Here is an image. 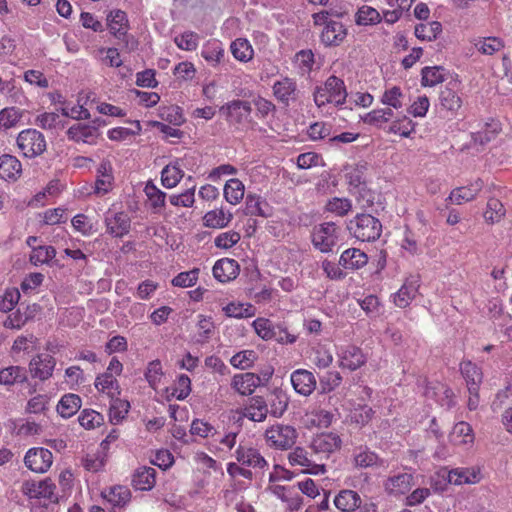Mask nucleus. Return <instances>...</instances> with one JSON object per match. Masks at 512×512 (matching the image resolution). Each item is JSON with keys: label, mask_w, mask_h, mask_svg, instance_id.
I'll use <instances>...</instances> for the list:
<instances>
[{"label": "nucleus", "mask_w": 512, "mask_h": 512, "mask_svg": "<svg viewBox=\"0 0 512 512\" xmlns=\"http://www.w3.org/2000/svg\"><path fill=\"white\" fill-rule=\"evenodd\" d=\"M349 232L358 240L373 242L381 236L382 224L371 214H357L347 224Z\"/></svg>", "instance_id": "f257e3e1"}, {"label": "nucleus", "mask_w": 512, "mask_h": 512, "mask_svg": "<svg viewBox=\"0 0 512 512\" xmlns=\"http://www.w3.org/2000/svg\"><path fill=\"white\" fill-rule=\"evenodd\" d=\"M107 27L110 33L123 43V47L131 52L138 48L139 42L128 34L129 22L127 14L122 10H113L107 15Z\"/></svg>", "instance_id": "f03ea898"}, {"label": "nucleus", "mask_w": 512, "mask_h": 512, "mask_svg": "<svg viewBox=\"0 0 512 512\" xmlns=\"http://www.w3.org/2000/svg\"><path fill=\"white\" fill-rule=\"evenodd\" d=\"M252 326L259 337L264 340H275L278 343H294L296 336L290 334L282 323H274L267 318H257Z\"/></svg>", "instance_id": "7ed1b4c3"}, {"label": "nucleus", "mask_w": 512, "mask_h": 512, "mask_svg": "<svg viewBox=\"0 0 512 512\" xmlns=\"http://www.w3.org/2000/svg\"><path fill=\"white\" fill-rule=\"evenodd\" d=\"M17 146L24 157L35 158L46 150V140L40 131L29 128L19 133Z\"/></svg>", "instance_id": "20e7f679"}, {"label": "nucleus", "mask_w": 512, "mask_h": 512, "mask_svg": "<svg viewBox=\"0 0 512 512\" xmlns=\"http://www.w3.org/2000/svg\"><path fill=\"white\" fill-rule=\"evenodd\" d=\"M220 112L226 116L230 125L239 127L250 122L251 103L244 100H233L220 107Z\"/></svg>", "instance_id": "39448f33"}, {"label": "nucleus", "mask_w": 512, "mask_h": 512, "mask_svg": "<svg viewBox=\"0 0 512 512\" xmlns=\"http://www.w3.org/2000/svg\"><path fill=\"white\" fill-rule=\"evenodd\" d=\"M52 462L51 451L42 447L29 449L24 457L25 466L36 473H45Z\"/></svg>", "instance_id": "423d86ee"}, {"label": "nucleus", "mask_w": 512, "mask_h": 512, "mask_svg": "<svg viewBox=\"0 0 512 512\" xmlns=\"http://www.w3.org/2000/svg\"><path fill=\"white\" fill-rule=\"evenodd\" d=\"M266 437L273 446L286 450L295 444L297 432L292 426L277 425L266 431Z\"/></svg>", "instance_id": "0eeeda50"}, {"label": "nucleus", "mask_w": 512, "mask_h": 512, "mask_svg": "<svg viewBox=\"0 0 512 512\" xmlns=\"http://www.w3.org/2000/svg\"><path fill=\"white\" fill-rule=\"evenodd\" d=\"M55 359L49 354H39L29 363V369L34 378L44 381L52 376Z\"/></svg>", "instance_id": "6e6552de"}, {"label": "nucleus", "mask_w": 512, "mask_h": 512, "mask_svg": "<svg viewBox=\"0 0 512 512\" xmlns=\"http://www.w3.org/2000/svg\"><path fill=\"white\" fill-rule=\"evenodd\" d=\"M291 383L295 391L303 396H309L316 388L314 374L305 369H298L291 374Z\"/></svg>", "instance_id": "1a4fd4ad"}, {"label": "nucleus", "mask_w": 512, "mask_h": 512, "mask_svg": "<svg viewBox=\"0 0 512 512\" xmlns=\"http://www.w3.org/2000/svg\"><path fill=\"white\" fill-rule=\"evenodd\" d=\"M347 30L341 22L330 20L326 23L321 41L326 46H338L346 38Z\"/></svg>", "instance_id": "9d476101"}, {"label": "nucleus", "mask_w": 512, "mask_h": 512, "mask_svg": "<svg viewBox=\"0 0 512 512\" xmlns=\"http://www.w3.org/2000/svg\"><path fill=\"white\" fill-rule=\"evenodd\" d=\"M341 447V439L334 433H322L311 442V449L316 453L330 454Z\"/></svg>", "instance_id": "9b49d317"}, {"label": "nucleus", "mask_w": 512, "mask_h": 512, "mask_svg": "<svg viewBox=\"0 0 512 512\" xmlns=\"http://www.w3.org/2000/svg\"><path fill=\"white\" fill-rule=\"evenodd\" d=\"M238 273L239 264L234 259L222 258L213 266V276L222 283L235 279Z\"/></svg>", "instance_id": "f8f14e48"}, {"label": "nucleus", "mask_w": 512, "mask_h": 512, "mask_svg": "<svg viewBox=\"0 0 512 512\" xmlns=\"http://www.w3.org/2000/svg\"><path fill=\"white\" fill-rule=\"evenodd\" d=\"M245 215L261 216L268 218L272 216V207L259 195L248 194L245 201Z\"/></svg>", "instance_id": "ddd939ff"}, {"label": "nucleus", "mask_w": 512, "mask_h": 512, "mask_svg": "<svg viewBox=\"0 0 512 512\" xmlns=\"http://www.w3.org/2000/svg\"><path fill=\"white\" fill-rule=\"evenodd\" d=\"M67 136L70 140L76 142L93 143L99 136V130H97L96 125L78 123L68 129Z\"/></svg>", "instance_id": "4468645a"}, {"label": "nucleus", "mask_w": 512, "mask_h": 512, "mask_svg": "<svg viewBox=\"0 0 512 512\" xmlns=\"http://www.w3.org/2000/svg\"><path fill=\"white\" fill-rule=\"evenodd\" d=\"M107 232L114 237H123L130 231L131 220L124 212L116 213L113 217L105 218Z\"/></svg>", "instance_id": "2eb2a0df"}, {"label": "nucleus", "mask_w": 512, "mask_h": 512, "mask_svg": "<svg viewBox=\"0 0 512 512\" xmlns=\"http://www.w3.org/2000/svg\"><path fill=\"white\" fill-rule=\"evenodd\" d=\"M22 173L21 162L13 155L0 156V178L4 180H17Z\"/></svg>", "instance_id": "dca6fc26"}, {"label": "nucleus", "mask_w": 512, "mask_h": 512, "mask_svg": "<svg viewBox=\"0 0 512 512\" xmlns=\"http://www.w3.org/2000/svg\"><path fill=\"white\" fill-rule=\"evenodd\" d=\"M231 385L241 395H250L256 387L261 386V380H259L257 374L247 372L236 374Z\"/></svg>", "instance_id": "f3484780"}, {"label": "nucleus", "mask_w": 512, "mask_h": 512, "mask_svg": "<svg viewBox=\"0 0 512 512\" xmlns=\"http://www.w3.org/2000/svg\"><path fill=\"white\" fill-rule=\"evenodd\" d=\"M156 470L152 467H141L137 469L132 477V486L136 490L149 491L155 486Z\"/></svg>", "instance_id": "a211bd4d"}, {"label": "nucleus", "mask_w": 512, "mask_h": 512, "mask_svg": "<svg viewBox=\"0 0 512 512\" xmlns=\"http://www.w3.org/2000/svg\"><path fill=\"white\" fill-rule=\"evenodd\" d=\"M275 97L285 105L297 97L296 83L290 78H284L273 85Z\"/></svg>", "instance_id": "6ab92c4d"}, {"label": "nucleus", "mask_w": 512, "mask_h": 512, "mask_svg": "<svg viewBox=\"0 0 512 512\" xmlns=\"http://www.w3.org/2000/svg\"><path fill=\"white\" fill-rule=\"evenodd\" d=\"M326 92L330 96V100L337 106L345 103L347 91L344 81L336 76H330L324 84Z\"/></svg>", "instance_id": "aec40b11"}, {"label": "nucleus", "mask_w": 512, "mask_h": 512, "mask_svg": "<svg viewBox=\"0 0 512 512\" xmlns=\"http://www.w3.org/2000/svg\"><path fill=\"white\" fill-rule=\"evenodd\" d=\"M368 256L360 249L350 248L345 250L339 259V265L345 269H359L366 265Z\"/></svg>", "instance_id": "412c9836"}, {"label": "nucleus", "mask_w": 512, "mask_h": 512, "mask_svg": "<svg viewBox=\"0 0 512 512\" xmlns=\"http://www.w3.org/2000/svg\"><path fill=\"white\" fill-rule=\"evenodd\" d=\"M366 358L361 349L356 346H348L341 355L340 366L354 371L364 365Z\"/></svg>", "instance_id": "4be33fe9"}, {"label": "nucleus", "mask_w": 512, "mask_h": 512, "mask_svg": "<svg viewBox=\"0 0 512 512\" xmlns=\"http://www.w3.org/2000/svg\"><path fill=\"white\" fill-rule=\"evenodd\" d=\"M460 371L465 378L470 393L477 394L479 384L482 381V372L471 361H463L460 364Z\"/></svg>", "instance_id": "5701e85b"}, {"label": "nucleus", "mask_w": 512, "mask_h": 512, "mask_svg": "<svg viewBox=\"0 0 512 512\" xmlns=\"http://www.w3.org/2000/svg\"><path fill=\"white\" fill-rule=\"evenodd\" d=\"M418 280L407 279L394 296V303L400 308H405L416 297L418 291Z\"/></svg>", "instance_id": "b1692460"}, {"label": "nucleus", "mask_w": 512, "mask_h": 512, "mask_svg": "<svg viewBox=\"0 0 512 512\" xmlns=\"http://www.w3.org/2000/svg\"><path fill=\"white\" fill-rule=\"evenodd\" d=\"M335 506L343 512H352L361 504V498L356 491L342 490L334 499Z\"/></svg>", "instance_id": "393cba45"}, {"label": "nucleus", "mask_w": 512, "mask_h": 512, "mask_svg": "<svg viewBox=\"0 0 512 512\" xmlns=\"http://www.w3.org/2000/svg\"><path fill=\"white\" fill-rule=\"evenodd\" d=\"M81 405L82 400L79 395L68 393L61 397L57 405V412L63 418H70L78 412Z\"/></svg>", "instance_id": "a878e982"}, {"label": "nucleus", "mask_w": 512, "mask_h": 512, "mask_svg": "<svg viewBox=\"0 0 512 512\" xmlns=\"http://www.w3.org/2000/svg\"><path fill=\"white\" fill-rule=\"evenodd\" d=\"M97 179L95 182V192L96 193H107L111 187L113 176H112V166L109 160H102L98 169H97Z\"/></svg>", "instance_id": "bb28decb"}, {"label": "nucleus", "mask_w": 512, "mask_h": 512, "mask_svg": "<svg viewBox=\"0 0 512 512\" xmlns=\"http://www.w3.org/2000/svg\"><path fill=\"white\" fill-rule=\"evenodd\" d=\"M250 403L246 408L245 416L252 421L262 422L266 419L269 412L266 401L262 396L250 398Z\"/></svg>", "instance_id": "cd10ccee"}, {"label": "nucleus", "mask_w": 512, "mask_h": 512, "mask_svg": "<svg viewBox=\"0 0 512 512\" xmlns=\"http://www.w3.org/2000/svg\"><path fill=\"white\" fill-rule=\"evenodd\" d=\"M236 458L243 465L253 467H263L266 465L265 459L254 448L239 446L236 450Z\"/></svg>", "instance_id": "c85d7f7f"}, {"label": "nucleus", "mask_w": 512, "mask_h": 512, "mask_svg": "<svg viewBox=\"0 0 512 512\" xmlns=\"http://www.w3.org/2000/svg\"><path fill=\"white\" fill-rule=\"evenodd\" d=\"M27 381V372L24 367L10 366L0 370V384L13 385Z\"/></svg>", "instance_id": "c756f323"}, {"label": "nucleus", "mask_w": 512, "mask_h": 512, "mask_svg": "<svg viewBox=\"0 0 512 512\" xmlns=\"http://www.w3.org/2000/svg\"><path fill=\"white\" fill-rule=\"evenodd\" d=\"M231 213L225 214L223 209H215L208 211L204 217V225L209 228H224L227 227L232 220Z\"/></svg>", "instance_id": "7c9ffc66"}, {"label": "nucleus", "mask_w": 512, "mask_h": 512, "mask_svg": "<svg viewBox=\"0 0 512 512\" xmlns=\"http://www.w3.org/2000/svg\"><path fill=\"white\" fill-rule=\"evenodd\" d=\"M102 496L113 506L122 507L130 501L131 492L125 486H114L108 492H102Z\"/></svg>", "instance_id": "2f4dec72"}, {"label": "nucleus", "mask_w": 512, "mask_h": 512, "mask_svg": "<svg viewBox=\"0 0 512 512\" xmlns=\"http://www.w3.org/2000/svg\"><path fill=\"white\" fill-rule=\"evenodd\" d=\"M224 197L232 205L239 203L244 197V185L237 179L228 180L224 186Z\"/></svg>", "instance_id": "473e14b6"}, {"label": "nucleus", "mask_w": 512, "mask_h": 512, "mask_svg": "<svg viewBox=\"0 0 512 512\" xmlns=\"http://www.w3.org/2000/svg\"><path fill=\"white\" fill-rule=\"evenodd\" d=\"M413 476L409 473H401L388 479L387 489L390 493L405 494L410 490Z\"/></svg>", "instance_id": "72a5a7b5"}, {"label": "nucleus", "mask_w": 512, "mask_h": 512, "mask_svg": "<svg viewBox=\"0 0 512 512\" xmlns=\"http://www.w3.org/2000/svg\"><path fill=\"white\" fill-rule=\"evenodd\" d=\"M479 479V473L469 469H453L448 473V482L455 485L472 484Z\"/></svg>", "instance_id": "f704fd0d"}, {"label": "nucleus", "mask_w": 512, "mask_h": 512, "mask_svg": "<svg viewBox=\"0 0 512 512\" xmlns=\"http://www.w3.org/2000/svg\"><path fill=\"white\" fill-rule=\"evenodd\" d=\"M441 106L450 112L458 111L462 106L460 96L451 88L445 87L439 95Z\"/></svg>", "instance_id": "c9c22d12"}, {"label": "nucleus", "mask_w": 512, "mask_h": 512, "mask_svg": "<svg viewBox=\"0 0 512 512\" xmlns=\"http://www.w3.org/2000/svg\"><path fill=\"white\" fill-rule=\"evenodd\" d=\"M442 32V24L439 21H432L429 24H417L415 36L420 40L433 41Z\"/></svg>", "instance_id": "e433bc0d"}, {"label": "nucleus", "mask_w": 512, "mask_h": 512, "mask_svg": "<svg viewBox=\"0 0 512 512\" xmlns=\"http://www.w3.org/2000/svg\"><path fill=\"white\" fill-rule=\"evenodd\" d=\"M355 22L361 26L375 25L381 22V16L375 8L364 5L358 9Z\"/></svg>", "instance_id": "4c0bfd02"}, {"label": "nucleus", "mask_w": 512, "mask_h": 512, "mask_svg": "<svg viewBox=\"0 0 512 512\" xmlns=\"http://www.w3.org/2000/svg\"><path fill=\"white\" fill-rule=\"evenodd\" d=\"M223 311L225 315L233 318H249L255 315V308L251 304L231 302L227 304Z\"/></svg>", "instance_id": "58836bf2"}, {"label": "nucleus", "mask_w": 512, "mask_h": 512, "mask_svg": "<svg viewBox=\"0 0 512 512\" xmlns=\"http://www.w3.org/2000/svg\"><path fill=\"white\" fill-rule=\"evenodd\" d=\"M130 403L127 400L116 398L112 400L109 408V419L112 424L120 423L128 414Z\"/></svg>", "instance_id": "ea45409f"}, {"label": "nucleus", "mask_w": 512, "mask_h": 512, "mask_svg": "<svg viewBox=\"0 0 512 512\" xmlns=\"http://www.w3.org/2000/svg\"><path fill=\"white\" fill-rule=\"evenodd\" d=\"M159 117L174 126H180L185 122L182 108L176 105L160 107Z\"/></svg>", "instance_id": "a19ab883"}, {"label": "nucleus", "mask_w": 512, "mask_h": 512, "mask_svg": "<svg viewBox=\"0 0 512 512\" xmlns=\"http://www.w3.org/2000/svg\"><path fill=\"white\" fill-rule=\"evenodd\" d=\"M269 402L271 415L281 417L288 407L289 399L282 390H275Z\"/></svg>", "instance_id": "79ce46f5"}, {"label": "nucleus", "mask_w": 512, "mask_h": 512, "mask_svg": "<svg viewBox=\"0 0 512 512\" xmlns=\"http://www.w3.org/2000/svg\"><path fill=\"white\" fill-rule=\"evenodd\" d=\"M56 256V249L53 246H38L33 248L30 255V262L35 266L39 264H50Z\"/></svg>", "instance_id": "37998d69"}, {"label": "nucleus", "mask_w": 512, "mask_h": 512, "mask_svg": "<svg viewBox=\"0 0 512 512\" xmlns=\"http://www.w3.org/2000/svg\"><path fill=\"white\" fill-rule=\"evenodd\" d=\"M444 68L442 66H434V67H424L421 71L422 78L421 84L422 86L432 87L444 81L443 72Z\"/></svg>", "instance_id": "c03bdc74"}, {"label": "nucleus", "mask_w": 512, "mask_h": 512, "mask_svg": "<svg viewBox=\"0 0 512 512\" xmlns=\"http://www.w3.org/2000/svg\"><path fill=\"white\" fill-rule=\"evenodd\" d=\"M504 215V205L498 199L490 198L487 202L486 211L484 212L485 220L490 224H494L499 222Z\"/></svg>", "instance_id": "a18cd8bd"}, {"label": "nucleus", "mask_w": 512, "mask_h": 512, "mask_svg": "<svg viewBox=\"0 0 512 512\" xmlns=\"http://www.w3.org/2000/svg\"><path fill=\"white\" fill-rule=\"evenodd\" d=\"M231 52L239 61H249L253 56V49L246 39L238 38L231 44Z\"/></svg>", "instance_id": "49530a36"}, {"label": "nucleus", "mask_w": 512, "mask_h": 512, "mask_svg": "<svg viewBox=\"0 0 512 512\" xmlns=\"http://www.w3.org/2000/svg\"><path fill=\"white\" fill-rule=\"evenodd\" d=\"M184 176V172L177 166L167 165L161 172V182L166 188L175 187Z\"/></svg>", "instance_id": "de8ad7c7"}, {"label": "nucleus", "mask_w": 512, "mask_h": 512, "mask_svg": "<svg viewBox=\"0 0 512 512\" xmlns=\"http://www.w3.org/2000/svg\"><path fill=\"white\" fill-rule=\"evenodd\" d=\"M190 392L191 380L186 374H181L176 381L175 387L172 389L171 395H168L167 399L170 400L171 397H175L178 400H184Z\"/></svg>", "instance_id": "09e8293b"}, {"label": "nucleus", "mask_w": 512, "mask_h": 512, "mask_svg": "<svg viewBox=\"0 0 512 512\" xmlns=\"http://www.w3.org/2000/svg\"><path fill=\"white\" fill-rule=\"evenodd\" d=\"M78 421L85 429H93L99 427L103 423L104 417L95 410L84 409L81 412Z\"/></svg>", "instance_id": "8fccbe9b"}, {"label": "nucleus", "mask_w": 512, "mask_h": 512, "mask_svg": "<svg viewBox=\"0 0 512 512\" xmlns=\"http://www.w3.org/2000/svg\"><path fill=\"white\" fill-rule=\"evenodd\" d=\"M354 464L359 468H368L382 465V461L376 453L369 450H364L358 454H355Z\"/></svg>", "instance_id": "3c124183"}, {"label": "nucleus", "mask_w": 512, "mask_h": 512, "mask_svg": "<svg viewBox=\"0 0 512 512\" xmlns=\"http://www.w3.org/2000/svg\"><path fill=\"white\" fill-rule=\"evenodd\" d=\"M145 193L151 202L154 210H159L165 206L166 194L158 189L152 182H148L145 186Z\"/></svg>", "instance_id": "603ef678"}, {"label": "nucleus", "mask_w": 512, "mask_h": 512, "mask_svg": "<svg viewBox=\"0 0 512 512\" xmlns=\"http://www.w3.org/2000/svg\"><path fill=\"white\" fill-rule=\"evenodd\" d=\"M41 307L40 305L34 303L32 305H27L25 310L22 312L20 309H18L14 313V320L16 321L13 326L15 329H20L27 321L33 319L38 312H40Z\"/></svg>", "instance_id": "864d4df0"}, {"label": "nucleus", "mask_w": 512, "mask_h": 512, "mask_svg": "<svg viewBox=\"0 0 512 512\" xmlns=\"http://www.w3.org/2000/svg\"><path fill=\"white\" fill-rule=\"evenodd\" d=\"M22 111L18 108L10 107L0 111V126L6 129L15 126L22 118Z\"/></svg>", "instance_id": "5fc2aeb1"}, {"label": "nucleus", "mask_w": 512, "mask_h": 512, "mask_svg": "<svg viewBox=\"0 0 512 512\" xmlns=\"http://www.w3.org/2000/svg\"><path fill=\"white\" fill-rule=\"evenodd\" d=\"M415 124L413 121L406 116H403L402 119H398L394 121L388 129L389 133L400 134L403 137H409L412 132H414Z\"/></svg>", "instance_id": "6e6d98bb"}, {"label": "nucleus", "mask_w": 512, "mask_h": 512, "mask_svg": "<svg viewBox=\"0 0 512 512\" xmlns=\"http://www.w3.org/2000/svg\"><path fill=\"white\" fill-rule=\"evenodd\" d=\"M352 208L351 201L347 198H333L326 204V210L337 214L338 216L346 215Z\"/></svg>", "instance_id": "4d7b16f0"}, {"label": "nucleus", "mask_w": 512, "mask_h": 512, "mask_svg": "<svg viewBox=\"0 0 512 512\" xmlns=\"http://www.w3.org/2000/svg\"><path fill=\"white\" fill-rule=\"evenodd\" d=\"M403 97L402 91L400 87L393 86L392 88L386 90L382 97L381 102L387 106H390L394 109H399L402 107L401 98Z\"/></svg>", "instance_id": "13d9d810"}, {"label": "nucleus", "mask_w": 512, "mask_h": 512, "mask_svg": "<svg viewBox=\"0 0 512 512\" xmlns=\"http://www.w3.org/2000/svg\"><path fill=\"white\" fill-rule=\"evenodd\" d=\"M200 270L198 268H194L187 272H181L172 280V285L177 287H191L193 286L199 275Z\"/></svg>", "instance_id": "bf43d9fd"}, {"label": "nucleus", "mask_w": 512, "mask_h": 512, "mask_svg": "<svg viewBox=\"0 0 512 512\" xmlns=\"http://www.w3.org/2000/svg\"><path fill=\"white\" fill-rule=\"evenodd\" d=\"M342 376L337 371H329L320 379L321 393L326 394L333 391L341 384Z\"/></svg>", "instance_id": "052dcab7"}, {"label": "nucleus", "mask_w": 512, "mask_h": 512, "mask_svg": "<svg viewBox=\"0 0 512 512\" xmlns=\"http://www.w3.org/2000/svg\"><path fill=\"white\" fill-rule=\"evenodd\" d=\"M198 35L194 32L187 31L180 36L175 37L176 45L183 50L192 51L198 46Z\"/></svg>", "instance_id": "680f3d73"}, {"label": "nucleus", "mask_w": 512, "mask_h": 512, "mask_svg": "<svg viewBox=\"0 0 512 512\" xmlns=\"http://www.w3.org/2000/svg\"><path fill=\"white\" fill-rule=\"evenodd\" d=\"M31 486L32 488H29V494L31 497L52 498L55 485L48 480L40 481L37 485L32 484Z\"/></svg>", "instance_id": "e2e57ef3"}, {"label": "nucleus", "mask_w": 512, "mask_h": 512, "mask_svg": "<svg viewBox=\"0 0 512 512\" xmlns=\"http://www.w3.org/2000/svg\"><path fill=\"white\" fill-rule=\"evenodd\" d=\"M135 129H129L124 127L113 128L108 132V137L114 141L125 140L127 137L139 134L141 131V125L139 121L133 122Z\"/></svg>", "instance_id": "0e129e2a"}, {"label": "nucleus", "mask_w": 512, "mask_h": 512, "mask_svg": "<svg viewBox=\"0 0 512 512\" xmlns=\"http://www.w3.org/2000/svg\"><path fill=\"white\" fill-rule=\"evenodd\" d=\"M241 239V236L238 232L229 231L219 234L215 240V246L221 249H229L236 245Z\"/></svg>", "instance_id": "69168bd1"}, {"label": "nucleus", "mask_w": 512, "mask_h": 512, "mask_svg": "<svg viewBox=\"0 0 512 512\" xmlns=\"http://www.w3.org/2000/svg\"><path fill=\"white\" fill-rule=\"evenodd\" d=\"M476 47L483 54L492 55L504 47L503 41L497 37H488L483 41H479Z\"/></svg>", "instance_id": "338daca9"}, {"label": "nucleus", "mask_w": 512, "mask_h": 512, "mask_svg": "<svg viewBox=\"0 0 512 512\" xmlns=\"http://www.w3.org/2000/svg\"><path fill=\"white\" fill-rule=\"evenodd\" d=\"M255 358V352L253 350H244L235 354L230 362L234 367L247 369L251 367Z\"/></svg>", "instance_id": "774afa93"}]
</instances>
